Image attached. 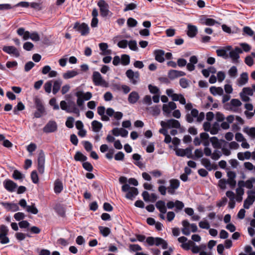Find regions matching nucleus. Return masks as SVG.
Instances as JSON below:
<instances>
[{"label": "nucleus", "mask_w": 255, "mask_h": 255, "mask_svg": "<svg viewBox=\"0 0 255 255\" xmlns=\"http://www.w3.org/2000/svg\"><path fill=\"white\" fill-rule=\"evenodd\" d=\"M0 204L7 211L15 212L19 210V207L17 204L7 202H1Z\"/></svg>", "instance_id": "nucleus-18"}, {"label": "nucleus", "mask_w": 255, "mask_h": 255, "mask_svg": "<svg viewBox=\"0 0 255 255\" xmlns=\"http://www.w3.org/2000/svg\"><path fill=\"white\" fill-rule=\"evenodd\" d=\"M138 193V190L135 187H131L126 195V197L128 199L132 200L133 198Z\"/></svg>", "instance_id": "nucleus-29"}, {"label": "nucleus", "mask_w": 255, "mask_h": 255, "mask_svg": "<svg viewBox=\"0 0 255 255\" xmlns=\"http://www.w3.org/2000/svg\"><path fill=\"white\" fill-rule=\"evenodd\" d=\"M151 114L154 116H157L159 115L160 113V110L157 106L151 107Z\"/></svg>", "instance_id": "nucleus-61"}, {"label": "nucleus", "mask_w": 255, "mask_h": 255, "mask_svg": "<svg viewBox=\"0 0 255 255\" xmlns=\"http://www.w3.org/2000/svg\"><path fill=\"white\" fill-rule=\"evenodd\" d=\"M255 183V178L253 177L246 181H239L238 182V185L240 187H246L247 188L251 189L253 187V183Z\"/></svg>", "instance_id": "nucleus-21"}, {"label": "nucleus", "mask_w": 255, "mask_h": 255, "mask_svg": "<svg viewBox=\"0 0 255 255\" xmlns=\"http://www.w3.org/2000/svg\"><path fill=\"white\" fill-rule=\"evenodd\" d=\"M243 32L250 36H252L254 34V31L249 26H245L243 28Z\"/></svg>", "instance_id": "nucleus-53"}, {"label": "nucleus", "mask_w": 255, "mask_h": 255, "mask_svg": "<svg viewBox=\"0 0 255 255\" xmlns=\"http://www.w3.org/2000/svg\"><path fill=\"white\" fill-rule=\"evenodd\" d=\"M179 84L180 86L183 88H186L189 86L188 81L185 78L180 79Z\"/></svg>", "instance_id": "nucleus-57"}, {"label": "nucleus", "mask_w": 255, "mask_h": 255, "mask_svg": "<svg viewBox=\"0 0 255 255\" xmlns=\"http://www.w3.org/2000/svg\"><path fill=\"white\" fill-rule=\"evenodd\" d=\"M210 92L214 96H216L217 95L221 96L224 93L222 88L220 87H216L215 86H212L210 88Z\"/></svg>", "instance_id": "nucleus-31"}, {"label": "nucleus", "mask_w": 255, "mask_h": 255, "mask_svg": "<svg viewBox=\"0 0 255 255\" xmlns=\"http://www.w3.org/2000/svg\"><path fill=\"white\" fill-rule=\"evenodd\" d=\"M187 34L189 37H194L197 34L198 29L196 26L189 24L187 26Z\"/></svg>", "instance_id": "nucleus-26"}, {"label": "nucleus", "mask_w": 255, "mask_h": 255, "mask_svg": "<svg viewBox=\"0 0 255 255\" xmlns=\"http://www.w3.org/2000/svg\"><path fill=\"white\" fill-rule=\"evenodd\" d=\"M63 184L59 180H56L54 183V191L56 193H60L63 190Z\"/></svg>", "instance_id": "nucleus-37"}, {"label": "nucleus", "mask_w": 255, "mask_h": 255, "mask_svg": "<svg viewBox=\"0 0 255 255\" xmlns=\"http://www.w3.org/2000/svg\"><path fill=\"white\" fill-rule=\"evenodd\" d=\"M3 184L5 188L9 192L13 191L17 187L16 184L10 180L4 181Z\"/></svg>", "instance_id": "nucleus-25"}, {"label": "nucleus", "mask_w": 255, "mask_h": 255, "mask_svg": "<svg viewBox=\"0 0 255 255\" xmlns=\"http://www.w3.org/2000/svg\"><path fill=\"white\" fill-rule=\"evenodd\" d=\"M230 102L233 107H239L242 105L241 102L237 99H233Z\"/></svg>", "instance_id": "nucleus-55"}, {"label": "nucleus", "mask_w": 255, "mask_h": 255, "mask_svg": "<svg viewBox=\"0 0 255 255\" xmlns=\"http://www.w3.org/2000/svg\"><path fill=\"white\" fill-rule=\"evenodd\" d=\"M78 74V72L75 70H69L63 75V77L65 79H68L73 78Z\"/></svg>", "instance_id": "nucleus-35"}, {"label": "nucleus", "mask_w": 255, "mask_h": 255, "mask_svg": "<svg viewBox=\"0 0 255 255\" xmlns=\"http://www.w3.org/2000/svg\"><path fill=\"white\" fill-rule=\"evenodd\" d=\"M2 50L9 54H12L16 57L20 56V53L18 49L13 46H4L2 48Z\"/></svg>", "instance_id": "nucleus-17"}, {"label": "nucleus", "mask_w": 255, "mask_h": 255, "mask_svg": "<svg viewBox=\"0 0 255 255\" xmlns=\"http://www.w3.org/2000/svg\"><path fill=\"white\" fill-rule=\"evenodd\" d=\"M34 102L37 109V111L34 114V117L39 118L45 112V108L42 100L39 98L35 97L34 99Z\"/></svg>", "instance_id": "nucleus-4"}, {"label": "nucleus", "mask_w": 255, "mask_h": 255, "mask_svg": "<svg viewBox=\"0 0 255 255\" xmlns=\"http://www.w3.org/2000/svg\"><path fill=\"white\" fill-rule=\"evenodd\" d=\"M210 141L211 142L213 148H215V150H220V148H222L223 143H225V144H228L225 140L223 139L219 140L216 136L211 137L210 138Z\"/></svg>", "instance_id": "nucleus-16"}, {"label": "nucleus", "mask_w": 255, "mask_h": 255, "mask_svg": "<svg viewBox=\"0 0 255 255\" xmlns=\"http://www.w3.org/2000/svg\"><path fill=\"white\" fill-rule=\"evenodd\" d=\"M201 163L209 171L216 170L218 168V165L213 161L201 160Z\"/></svg>", "instance_id": "nucleus-20"}, {"label": "nucleus", "mask_w": 255, "mask_h": 255, "mask_svg": "<svg viewBox=\"0 0 255 255\" xmlns=\"http://www.w3.org/2000/svg\"><path fill=\"white\" fill-rule=\"evenodd\" d=\"M160 125L162 128H178L180 127L179 122L175 119H170L166 122L161 121Z\"/></svg>", "instance_id": "nucleus-11"}, {"label": "nucleus", "mask_w": 255, "mask_h": 255, "mask_svg": "<svg viewBox=\"0 0 255 255\" xmlns=\"http://www.w3.org/2000/svg\"><path fill=\"white\" fill-rule=\"evenodd\" d=\"M249 80V76L247 72H243L237 79V84L239 86H242L246 84Z\"/></svg>", "instance_id": "nucleus-22"}, {"label": "nucleus", "mask_w": 255, "mask_h": 255, "mask_svg": "<svg viewBox=\"0 0 255 255\" xmlns=\"http://www.w3.org/2000/svg\"><path fill=\"white\" fill-rule=\"evenodd\" d=\"M148 87L150 92L152 94H156L158 93L159 91V89L156 86H152L151 84L149 85Z\"/></svg>", "instance_id": "nucleus-62"}, {"label": "nucleus", "mask_w": 255, "mask_h": 255, "mask_svg": "<svg viewBox=\"0 0 255 255\" xmlns=\"http://www.w3.org/2000/svg\"><path fill=\"white\" fill-rule=\"evenodd\" d=\"M75 96L77 97V104L80 107H83L84 106V99L82 98L83 92L78 91L76 92Z\"/></svg>", "instance_id": "nucleus-33"}, {"label": "nucleus", "mask_w": 255, "mask_h": 255, "mask_svg": "<svg viewBox=\"0 0 255 255\" xmlns=\"http://www.w3.org/2000/svg\"><path fill=\"white\" fill-rule=\"evenodd\" d=\"M195 245V243L191 241H189L188 243H184L181 245V247L185 250H188L190 249V246Z\"/></svg>", "instance_id": "nucleus-60"}, {"label": "nucleus", "mask_w": 255, "mask_h": 255, "mask_svg": "<svg viewBox=\"0 0 255 255\" xmlns=\"http://www.w3.org/2000/svg\"><path fill=\"white\" fill-rule=\"evenodd\" d=\"M121 62L123 65L126 66L130 63V57L127 54H123L121 56Z\"/></svg>", "instance_id": "nucleus-38"}, {"label": "nucleus", "mask_w": 255, "mask_h": 255, "mask_svg": "<svg viewBox=\"0 0 255 255\" xmlns=\"http://www.w3.org/2000/svg\"><path fill=\"white\" fill-rule=\"evenodd\" d=\"M129 250L130 252H136L141 251L142 248L141 247L137 244H130L129 246Z\"/></svg>", "instance_id": "nucleus-49"}, {"label": "nucleus", "mask_w": 255, "mask_h": 255, "mask_svg": "<svg viewBox=\"0 0 255 255\" xmlns=\"http://www.w3.org/2000/svg\"><path fill=\"white\" fill-rule=\"evenodd\" d=\"M73 28L80 32L81 35H86L89 33V27L88 24L85 23L80 24L76 22L74 24Z\"/></svg>", "instance_id": "nucleus-9"}, {"label": "nucleus", "mask_w": 255, "mask_h": 255, "mask_svg": "<svg viewBox=\"0 0 255 255\" xmlns=\"http://www.w3.org/2000/svg\"><path fill=\"white\" fill-rule=\"evenodd\" d=\"M164 54L165 52L164 51H163V50L158 49L155 50L154 51L155 59L159 63H162L164 61Z\"/></svg>", "instance_id": "nucleus-24"}, {"label": "nucleus", "mask_w": 255, "mask_h": 255, "mask_svg": "<svg viewBox=\"0 0 255 255\" xmlns=\"http://www.w3.org/2000/svg\"><path fill=\"white\" fill-rule=\"evenodd\" d=\"M99 229L100 231V233L104 236V237H107L110 233H111V230L108 227H105L103 226H99Z\"/></svg>", "instance_id": "nucleus-39"}, {"label": "nucleus", "mask_w": 255, "mask_h": 255, "mask_svg": "<svg viewBox=\"0 0 255 255\" xmlns=\"http://www.w3.org/2000/svg\"><path fill=\"white\" fill-rule=\"evenodd\" d=\"M68 108L70 109V111L67 112V113H73L76 114L78 117L79 116L80 111L79 109L76 107L74 102H72L70 104H69Z\"/></svg>", "instance_id": "nucleus-34"}, {"label": "nucleus", "mask_w": 255, "mask_h": 255, "mask_svg": "<svg viewBox=\"0 0 255 255\" xmlns=\"http://www.w3.org/2000/svg\"><path fill=\"white\" fill-rule=\"evenodd\" d=\"M227 144H224L222 146V148H220V150H214L213 151L212 159H218L221 157L222 155L223 154L225 155H229L231 153V151L229 149H228L226 146Z\"/></svg>", "instance_id": "nucleus-6"}, {"label": "nucleus", "mask_w": 255, "mask_h": 255, "mask_svg": "<svg viewBox=\"0 0 255 255\" xmlns=\"http://www.w3.org/2000/svg\"><path fill=\"white\" fill-rule=\"evenodd\" d=\"M38 170L41 174L44 171V160H38Z\"/></svg>", "instance_id": "nucleus-51"}, {"label": "nucleus", "mask_w": 255, "mask_h": 255, "mask_svg": "<svg viewBox=\"0 0 255 255\" xmlns=\"http://www.w3.org/2000/svg\"><path fill=\"white\" fill-rule=\"evenodd\" d=\"M26 211L28 212L31 213L33 214H36L38 213V210L34 206V204L31 206H27Z\"/></svg>", "instance_id": "nucleus-52"}, {"label": "nucleus", "mask_w": 255, "mask_h": 255, "mask_svg": "<svg viewBox=\"0 0 255 255\" xmlns=\"http://www.w3.org/2000/svg\"><path fill=\"white\" fill-rule=\"evenodd\" d=\"M242 93L243 94L248 95V96H253V90L250 87H245L242 90Z\"/></svg>", "instance_id": "nucleus-56"}, {"label": "nucleus", "mask_w": 255, "mask_h": 255, "mask_svg": "<svg viewBox=\"0 0 255 255\" xmlns=\"http://www.w3.org/2000/svg\"><path fill=\"white\" fill-rule=\"evenodd\" d=\"M170 186L167 187V192L171 195L175 193V190L178 188L180 182L178 179H172L169 180Z\"/></svg>", "instance_id": "nucleus-15"}, {"label": "nucleus", "mask_w": 255, "mask_h": 255, "mask_svg": "<svg viewBox=\"0 0 255 255\" xmlns=\"http://www.w3.org/2000/svg\"><path fill=\"white\" fill-rule=\"evenodd\" d=\"M127 24L130 27H133L137 25V21L132 17H129L127 20Z\"/></svg>", "instance_id": "nucleus-46"}, {"label": "nucleus", "mask_w": 255, "mask_h": 255, "mask_svg": "<svg viewBox=\"0 0 255 255\" xmlns=\"http://www.w3.org/2000/svg\"><path fill=\"white\" fill-rule=\"evenodd\" d=\"M58 126L56 122L53 120L49 121L43 128L44 132L48 133L55 132L57 130Z\"/></svg>", "instance_id": "nucleus-12"}, {"label": "nucleus", "mask_w": 255, "mask_h": 255, "mask_svg": "<svg viewBox=\"0 0 255 255\" xmlns=\"http://www.w3.org/2000/svg\"><path fill=\"white\" fill-rule=\"evenodd\" d=\"M100 50L102 51L103 55H109L111 53V50L108 49V45L106 43H101L99 45Z\"/></svg>", "instance_id": "nucleus-30"}, {"label": "nucleus", "mask_w": 255, "mask_h": 255, "mask_svg": "<svg viewBox=\"0 0 255 255\" xmlns=\"http://www.w3.org/2000/svg\"><path fill=\"white\" fill-rule=\"evenodd\" d=\"M126 75L130 82L133 85H136L139 80L138 72H134L131 69H128L126 71Z\"/></svg>", "instance_id": "nucleus-10"}, {"label": "nucleus", "mask_w": 255, "mask_h": 255, "mask_svg": "<svg viewBox=\"0 0 255 255\" xmlns=\"http://www.w3.org/2000/svg\"><path fill=\"white\" fill-rule=\"evenodd\" d=\"M35 64L32 61L27 62L24 66V71L25 72L29 71L34 66Z\"/></svg>", "instance_id": "nucleus-58"}, {"label": "nucleus", "mask_w": 255, "mask_h": 255, "mask_svg": "<svg viewBox=\"0 0 255 255\" xmlns=\"http://www.w3.org/2000/svg\"><path fill=\"white\" fill-rule=\"evenodd\" d=\"M200 23L203 25L212 26L218 22L213 18H207L205 15H202L199 19Z\"/></svg>", "instance_id": "nucleus-19"}, {"label": "nucleus", "mask_w": 255, "mask_h": 255, "mask_svg": "<svg viewBox=\"0 0 255 255\" xmlns=\"http://www.w3.org/2000/svg\"><path fill=\"white\" fill-rule=\"evenodd\" d=\"M146 242L149 246H153L155 245L156 246H159L161 245L163 249H166L168 248V244L167 242L161 238L148 237L146 239Z\"/></svg>", "instance_id": "nucleus-3"}, {"label": "nucleus", "mask_w": 255, "mask_h": 255, "mask_svg": "<svg viewBox=\"0 0 255 255\" xmlns=\"http://www.w3.org/2000/svg\"><path fill=\"white\" fill-rule=\"evenodd\" d=\"M25 109V106L23 105V104L21 102H19L17 103V105L16 106H15L13 112L14 115H17L18 113V111H21Z\"/></svg>", "instance_id": "nucleus-40"}, {"label": "nucleus", "mask_w": 255, "mask_h": 255, "mask_svg": "<svg viewBox=\"0 0 255 255\" xmlns=\"http://www.w3.org/2000/svg\"><path fill=\"white\" fill-rule=\"evenodd\" d=\"M100 15L103 17H111L113 13L109 10V5L105 0H99L97 3Z\"/></svg>", "instance_id": "nucleus-2"}, {"label": "nucleus", "mask_w": 255, "mask_h": 255, "mask_svg": "<svg viewBox=\"0 0 255 255\" xmlns=\"http://www.w3.org/2000/svg\"><path fill=\"white\" fill-rule=\"evenodd\" d=\"M244 131L253 139H255V128L253 127L248 130L245 129Z\"/></svg>", "instance_id": "nucleus-54"}, {"label": "nucleus", "mask_w": 255, "mask_h": 255, "mask_svg": "<svg viewBox=\"0 0 255 255\" xmlns=\"http://www.w3.org/2000/svg\"><path fill=\"white\" fill-rule=\"evenodd\" d=\"M74 119L72 117H69L65 123L66 126L70 128H73L74 127Z\"/></svg>", "instance_id": "nucleus-47"}, {"label": "nucleus", "mask_w": 255, "mask_h": 255, "mask_svg": "<svg viewBox=\"0 0 255 255\" xmlns=\"http://www.w3.org/2000/svg\"><path fill=\"white\" fill-rule=\"evenodd\" d=\"M62 84V81L60 79L56 80L54 82L52 92L53 94H56L60 90Z\"/></svg>", "instance_id": "nucleus-36"}, {"label": "nucleus", "mask_w": 255, "mask_h": 255, "mask_svg": "<svg viewBox=\"0 0 255 255\" xmlns=\"http://www.w3.org/2000/svg\"><path fill=\"white\" fill-rule=\"evenodd\" d=\"M29 6L36 10H41L42 9L41 3L32 2L29 3Z\"/></svg>", "instance_id": "nucleus-45"}, {"label": "nucleus", "mask_w": 255, "mask_h": 255, "mask_svg": "<svg viewBox=\"0 0 255 255\" xmlns=\"http://www.w3.org/2000/svg\"><path fill=\"white\" fill-rule=\"evenodd\" d=\"M220 129L219 125L217 123H215L212 127L211 128V130H210V132L212 134H216L218 132V131Z\"/></svg>", "instance_id": "nucleus-44"}, {"label": "nucleus", "mask_w": 255, "mask_h": 255, "mask_svg": "<svg viewBox=\"0 0 255 255\" xmlns=\"http://www.w3.org/2000/svg\"><path fill=\"white\" fill-rule=\"evenodd\" d=\"M92 80L95 86H105L107 84L106 81L103 79L101 74L98 71L93 73Z\"/></svg>", "instance_id": "nucleus-8"}, {"label": "nucleus", "mask_w": 255, "mask_h": 255, "mask_svg": "<svg viewBox=\"0 0 255 255\" xmlns=\"http://www.w3.org/2000/svg\"><path fill=\"white\" fill-rule=\"evenodd\" d=\"M155 206L160 212L162 213H166V206L165 205V202L164 201H158L155 204Z\"/></svg>", "instance_id": "nucleus-28"}, {"label": "nucleus", "mask_w": 255, "mask_h": 255, "mask_svg": "<svg viewBox=\"0 0 255 255\" xmlns=\"http://www.w3.org/2000/svg\"><path fill=\"white\" fill-rule=\"evenodd\" d=\"M91 125L93 130L96 132H99L103 127L102 124L96 120L93 121L91 123Z\"/></svg>", "instance_id": "nucleus-32"}, {"label": "nucleus", "mask_w": 255, "mask_h": 255, "mask_svg": "<svg viewBox=\"0 0 255 255\" xmlns=\"http://www.w3.org/2000/svg\"><path fill=\"white\" fill-rule=\"evenodd\" d=\"M247 194H248L247 199L254 202L255 201V191L249 190L247 192Z\"/></svg>", "instance_id": "nucleus-64"}, {"label": "nucleus", "mask_w": 255, "mask_h": 255, "mask_svg": "<svg viewBox=\"0 0 255 255\" xmlns=\"http://www.w3.org/2000/svg\"><path fill=\"white\" fill-rule=\"evenodd\" d=\"M12 176L15 179L22 180L24 177V175L17 170L13 171Z\"/></svg>", "instance_id": "nucleus-50"}, {"label": "nucleus", "mask_w": 255, "mask_h": 255, "mask_svg": "<svg viewBox=\"0 0 255 255\" xmlns=\"http://www.w3.org/2000/svg\"><path fill=\"white\" fill-rule=\"evenodd\" d=\"M186 73L181 71H177L176 70H170L168 73V77L170 79H174L177 77L185 76Z\"/></svg>", "instance_id": "nucleus-23"}, {"label": "nucleus", "mask_w": 255, "mask_h": 255, "mask_svg": "<svg viewBox=\"0 0 255 255\" xmlns=\"http://www.w3.org/2000/svg\"><path fill=\"white\" fill-rule=\"evenodd\" d=\"M31 178L34 183H37L39 181L37 172L35 170L33 171L31 173Z\"/></svg>", "instance_id": "nucleus-59"}, {"label": "nucleus", "mask_w": 255, "mask_h": 255, "mask_svg": "<svg viewBox=\"0 0 255 255\" xmlns=\"http://www.w3.org/2000/svg\"><path fill=\"white\" fill-rule=\"evenodd\" d=\"M243 52L242 49L238 47H236L235 49L231 50L229 52V56L231 58L232 61L234 63L239 62V59L240 58L239 54Z\"/></svg>", "instance_id": "nucleus-14"}, {"label": "nucleus", "mask_w": 255, "mask_h": 255, "mask_svg": "<svg viewBox=\"0 0 255 255\" xmlns=\"http://www.w3.org/2000/svg\"><path fill=\"white\" fill-rule=\"evenodd\" d=\"M166 209H172L174 207H175V211L178 212L179 211L182 210L184 207V203L180 201L176 200L175 202L172 201H169L166 203Z\"/></svg>", "instance_id": "nucleus-7"}, {"label": "nucleus", "mask_w": 255, "mask_h": 255, "mask_svg": "<svg viewBox=\"0 0 255 255\" xmlns=\"http://www.w3.org/2000/svg\"><path fill=\"white\" fill-rule=\"evenodd\" d=\"M182 224L183 227L182 229V232L186 236H188L190 234L189 227L191 228V231L193 233L196 232L198 230L197 226L195 224H190L187 220H183L182 222Z\"/></svg>", "instance_id": "nucleus-5"}, {"label": "nucleus", "mask_w": 255, "mask_h": 255, "mask_svg": "<svg viewBox=\"0 0 255 255\" xmlns=\"http://www.w3.org/2000/svg\"><path fill=\"white\" fill-rule=\"evenodd\" d=\"M217 54L219 57H222L225 59L228 58V55L227 53V50L224 48L217 49L216 50Z\"/></svg>", "instance_id": "nucleus-43"}, {"label": "nucleus", "mask_w": 255, "mask_h": 255, "mask_svg": "<svg viewBox=\"0 0 255 255\" xmlns=\"http://www.w3.org/2000/svg\"><path fill=\"white\" fill-rule=\"evenodd\" d=\"M240 46L242 48V50L248 52L250 51L251 47L249 44L246 43H242L240 44Z\"/></svg>", "instance_id": "nucleus-63"}, {"label": "nucleus", "mask_w": 255, "mask_h": 255, "mask_svg": "<svg viewBox=\"0 0 255 255\" xmlns=\"http://www.w3.org/2000/svg\"><path fill=\"white\" fill-rule=\"evenodd\" d=\"M193 118H197V122H202L205 118V114L203 112H201L199 114V111L196 109H193L190 113H188L185 116V119L188 123H192L194 122Z\"/></svg>", "instance_id": "nucleus-1"}, {"label": "nucleus", "mask_w": 255, "mask_h": 255, "mask_svg": "<svg viewBox=\"0 0 255 255\" xmlns=\"http://www.w3.org/2000/svg\"><path fill=\"white\" fill-rule=\"evenodd\" d=\"M128 45L129 49L133 51H137L138 48L137 47V43L135 40H130L128 42Z\"/></svg>", "instance_id": "nucleus-48"}, {"label": "nucleus", "mask_w": 255, "mask_h": 255, "mask_svg": "<svg viewBox=\"0 0 255 255\" xmlns=\"http://www.w3.org/2000/svg\"><path fill=\"white\" fill-rule=\"evenodd\" d=\"M55 210L60 216L63 217L65 215V210L62 206L57 205L55 208Z\"/></svg>", "instance_id": "nucleus-42"}, {"label": "nucleus", "mask_w": 255, "mask_h": 255, "mask_svg": "<svg viewBox=\"0 0 255 255\" xmlns=\"http://www.w3.org/2000/svg\"><path fill=\"white\" fill-rule=\"evenodd\" d=\"M139 99V96L138 93L135 91H133L129 94L128 101L130 104H134L137 102Z\"/></svg>", "instance_id": "nucleus-27"}, {"label": "nucleus", "mask_w": 255, "mask_h": 255, "mask_svg": "<svg viewBox=\"0 0 255 255\" xmlns=\"http://www.w3.org/2000/svg\"><path fill=\"white\" fill-rule=\"evenodd\" d=\"M238 70L236 66H233L228 71V74L231 78H235L237 77Z\"/></svg>", "instance_id": "nucleus-41"}, {"label": "nucleus", "mask_w": 255, "mask_h": 255, "mask_svg": "<svg viewBox=\"0 0 255 255\" xmlns=\"http://www.w3.org/2000/svg\"><path fill=\"white\" fill-rule=\"evenodd\" d=\"M175 152L176 154L179 156L187 157L188 158H193V157L191 147H187L185 149L177 148Z\"/></svg>", "instance_id": "nucleus-13"}]
</instances>
